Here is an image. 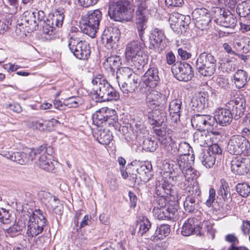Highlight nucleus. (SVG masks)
I'll return each mask as SVG.
<instances>
[{"instance_id": "obj_1", "label": "nucleus", "mask_w": 250, "mask_h": 250, "mask_svg": "<svg viewBox=\"0 0 250 250\" xmlns=\"http://www.w3.org/2000/svg\"><path fill=\"white\" fill-rule=\"evenodd\" d=\"M169 197H155L158 207L154 208L153 212L159 220H174L177 218L178 205L174 201H168Z\"/></svg>"}, {"instance_id": "obj_2", "label": "nucleus", "mask_w": 250, "mask_h": 250, "mask_svg": "<svg viewBox=\"0 0 250 250\" xmlns=\"http://www.w3.org/2000/svg\"><path fill=\"white\" fill-rule=\"evenodd\" d=\"M102 19V13L99 9L88 11L83 16L81 29L83 33L92 38H95Z\"/></svg>"}, {"instance_id": "obj_3", "label": "nucleus", "mask_w": 250, "mask_h": 250, "mask_svg": "<svg viewBox=\"0 0 250 250\" xmlns=\"http://www.w3.org/2000/svg\"><path fill=\"white\" fill-rule=\"evenodd\" d=\"M149 0H135L136 10V27L138 35L143 40L147 27Z\"/></svg>"}, {"instance_id": "obj_4", "label": "nucleus", "mask_w": 250, "mask_h": 250, "mask_svg": "<svg viewBox=\"0 0 250 250\" xmlns=\"http://www.w3.org/2000/svg\"><path fill=\"white\" fill-rule=\"evenodd\" d=\"M93 124L98 127L114 126L118 119L115 110L107 107H103L93 114Z\"/></svg>"}, {"instance_id": "obj_5", "label": "nucleus", "mask_w": 250, "mask_h": 250, "mask_svg": "<svg viewBox=\"0 0 250 250\" xmlns=\"http://www.w3.org/2000/svg\"><path fill=\"white\" fill-rule=\"evenodd\" d=\"M48 149H51V148L50 146L47 148L46 145L34 149L33 161L34 160L35 163L41 168L51 172L54 169L55 165L52 161V156L49 153Z\"/></svg>"}, {"instance_id": "obj_6", "label": "nucleus", "mask_w": 250, "mask_h": 250, "mask_svg": "<svg viewBox=\"0 0 250 250\" xmlns=\"http://www.w3.org/2000/svg\"><path fill=\"white\" fill-rule=\"evenodd\" d=\"M195 67L202 76L210 77L216 70V60L210 53L203 52L198 57Z\"/></svg>"}, {"instance_id": "obj_7", "label": "nucleus", "mask_w": 250, "mask_h": 250, "mask_svg": "<svg viewBox=\"0 0 250 250\" xmlns=\"http://www.w3.org/2000/svg\"><path fill=\"white\" fill-rule=\"evenodd\" d=\"M188 195L184 202V208L188 212H193L197 210L201 202V191L198 182L188 187Z\"/></svg>"}, {"instance_id": "obj_8", "label": "nucleus", "mask_w": 250, "mask_h": 250, "mask_svg": "<svg viewBox=\"0 0 250 250\" xmlns=\"http://www.w3.org/2000/svg\"><path fill=\"white\" fill-rule=\"evenodd\" d=\"M128 0H115L109 3L108 14L111 19L117 21H122L127 19Z\"/></svg>"}, {"instance_id": "obj_9", "label": "nucleus", "mask_w": 250, "mask_h": 250, "mask_svg": "<svg viewBox=\"0 0 250 250\" xmlns=\"http://www.w3.org/2000/svg\"><path fill=\"white\" fill-rule=\"evenodd\" d=\"M46 222L45 216L40 209H36L30 217L27 225L26 234L33 237L40 234Z\"/></svg>"}, {"instance_id": "obj_10", "label": "nucleus", "mask_w": 250, "mask_h": 250, "mask_svg": "<svg viewBox=\"0 0 250 250\" xmlns=\"http://www.w3.org/2000/svg\"><path fill=\"white\" fill-rule=\"evenodd\" d=\"M68 47L71 53L78 59L87 60L90 56L91 50L89 44L75 36L69 39Z\"/></svg>"}, {"instance_id": "obj_11", "label": "nucleus", "mask_w": 250, "mask_h": 250, "mask_svg": "<svg viewBox=\"0 0 250 250\" xmlns=\"http://www.w3.org/2000/svg\"><path fill=\"white\" fill-rule=\"evenodd\" d=\"M228 150L230 154L240 155L242 153L245 156L250 155V143L244 136L234 135L229 141L227 146Z\"/></svg>"}, {"instance_id": "obj_12", "label": "nucleus", "mask_w": 250, "mask_h": 250, "mask_svg": "<svg viewBox=\"0 0 250 250\" xmlns=\"http://www.w3.org/2000/svg\"><path fill=\"white\" fill-rule=\"evenodd\" d=\"M192 126L197 130L210 131L213 134L218 135V131H211L213 125V116L207 114H196L194 115L191 119Z\"/></svg>"}, {"instance_id": "obj_13", "label": "nucleus", "mask_w": 250, "mask_h": 250, "mask_svg": "<svg viewBox=\"0 0 250 250\" xmlns=\"http://www.w3.org/2000/svg\"><path fill=\"white\" fill-rule=\"evenodd\" d=\"M230 96V99L226 104V107L231 111L234 119L236 120L243 115L246 108V102L244 98L234 94L233 92H232Z\"/></svg>"}, {"instance_id": "obj_14", "label": "nucleus", "mask_w": 250, "mask_h": 250, "mask_svg": "<svg viewBox=\"0 0 250 250\" xmlns=\"http://www.w3.org/2000/svg\"><path fill=\"white\" fill-rule=\"evenodd\" d=\"M92 83L93 87L91 93L95 96L96 101L102 102L111 85L101 75L95 77Z\"/></svg>"}, {"instance_id": "obj_15", "label": "nucleus", "mask_w": 250, "mask_h": 250, "mask_svg": "<svg viewBox=\"0 0 250 250\" xmlns=\"http://www.w3.org/2000/svg\"><path fill=\"white\" fill-rule=\"evenodd\" d=\"M194 160V155H182L176 160L171 161V167L169 168V172L175 176L179 175L181 171L186 168L192 167Z\"/></svg>"}, {"instance_id": "obj_16", "label": "nucleus", "mask_w": 250, "mask_h": 250, "mask_svg": "<svg viewBox=\"0 0 250 250\" xmlns=\"http://www.w3.org/2000/svg\"><path fill=\"white\" fill-rule=\"evenodd\" d=\"M175 77L180 81L188 82L194 76L192 66L187 62L175 64L171 67Z\"/></svg>"}, {"instance_id": "obj_17", "label": "nucleus", "mask_w": 250, "mask_h": 250, "mask_svg": "<svg viewBox=\"0 0 250 250\" xmlns=\"http://www.w3.org/2000/svg\"><path fill=\"white\" fill-rule=\"evenodd\" d=\"M215 14H218L215 17V22L220 26L226 28H234L237 22L236 17L229 12H225L224 9L216 7L214 9Z\"/></svg>"}, {"instance_id": "obj_18", "label": "nucleus", "mask_w": 250, "mask_h": 250, "mask_svg": "<svg viewBox=\"0 0 250 250\" xmlns=\"http://www.w3.org/2000/svg\"><path fill=\"white\" fill-rule=\"evenodd\" d=\"M160 80L157 67H150L143 77L142 82L141 83V86L147 88V91H149L150 89L154 88L158 85Z\"/></svg>"}, {"instance_id": "obj_19", "label": "nucleus", "mask_w": 250, "mask_h": 250, "mask_svg": "<svg viewBox=\"0 0 250 250\" xmlns=\"http://www.w3.org/2000/svg\"><path fill=\"white\" fill-rule=\"evenodd\" d=\"M233 118V114L228 107L219 108L214 113L213 125L216 122L222 126H226L230 124Z\"/></svg>"}, {"instance_id": "obj_20", "label": "nucleus", "mask_w": 250, "mask_h": 250, "mask_svg": "<svg viewBox=\"0 0 250 250\" xmlns=\"http://www.w3.org/2000/svg\"><path fill=\"white\" fill-rule=\"evenodd\" d=\"M195 219L194 218H188L185 221L181 230V233L185 236L190 235H196L201 236L203 233L201 231L202 228L195 224Z\"/></svg>"}, {"instance_id": "obj_21", "label": "nucleus", "mask_w": 250, "mask_h": 250, "mask_svg": "<svg viewBox=\"0 0 250 250\" xmlns=\"http://www.w3.org/2000/svg\"><path fill=\"white\" fill-rule=\"evenodd\" d=\"M147 117L150 124L155 127H160L167 121L166 112L159 109L148 112Z\"/></svg>"}, {"instance_id": "obj_22", "label": "nucleus", "mask_w": 250, "mask_h": 250, "mask_svg": "<svg viewBox=\"0 0 250 250\" xmlns=\"http://www.w3.org/2000/svg\"><path fill=\"white\" fill-rule=\"evenodd\" d=\"M141 41H133L127 43L125 48V57L126 59L132 58L135 55L143 52L145 46L144 37Z\"/></svg>"}, {"instance_id": "obj_23", "label": "nucleus", "mask_w": 250, "mask_h": 250, "mask_svg": "<svg viewBox=\"0 0 250 250\" xmlns=\"http://www.w3.org/2000/svg\"><path fill=\"white\" fill-rule=\"evenodd\" d=\"M247 160L246 158L241 157H235L231 162V169L235 174L238 175H245L249 171L247 166Z\"/></svg>"}, {"instance_id": "obj_24", "label": "nucleus", "mask_w": 250, "mask_h": 250, "mask_svg": "<svg viewBox=\"0 0 250 250\" xmlns=\"http://www.w3.org/2000/svg\"><path fill=\"white\" fill-rule=\"evenodd\" d=\"M163 102H165V96L156 90L151 89L147 94L146 104L150 108H153Z\"/></svg>"}, {"instance_id": "obj_25", "label": "nucleus", "mask_w": 250, "mask_h": 250, "mask_svg": "<svg viewBox=\"0 0 250 250\" xmlns=\"http://www.w3.org/2000/svg\"><path fill=\"white\" fill-rule=\"evenodd\" d=\"M182 102L180 99L172 100L169 104L168 110L171 121L177 123L180 121Z\"/></svg>"}, {"instance_id": "obj_26", "label": "nucleus", "mask_w": 250, "mask_h": 250, "mask_svg": "<svg viewBox=\"0 0 250 250\" xmlns=\"http://www.w3.org/2000/svg\"><path fill=\"white\" fill-rule=\"evenodd\" d=\"M206 96V93L201 92L193 95L191 101L193 110L200 111L204 109L207 102Z\"/></svg>"}, {"instance_id": "obj_27", "label": "nucleus", "mask_w": 250, "mask_h": 250, "mask_svg": "<svg viewBox=\"0 0 250 250\" xmlns=\"http://www.w3.org/2000/svg\"><path fill=\"white\" fill-rule=\"evenodd\" d=\"M166 38L164 32L162 29L158 28H154L151 31L149 36L150 46L151 48L155 49L160 47V45L163 41Z\"/></svg>"}, {"instance_id": "obj_28", "label": "nucleus", "mask_w": 250, "mask_h": 250, "mask_svg": "<svg viewBox=\"0 0 250 250\" xmlns=\"http://www.w3.org/2000/svg\"><path fill=\"white\" fill-rule=\"evenodd\" d=\"M173 185L166 180L156 184L155 188V193L156 196H166L169 197L174 196V190L172 189Z\"/></svg>"}, {"instance_id": "obj_29", "label": "nucleus", "mask_w": 250, "mask_h": 250, "mask_svg": "<svg viewBox=\"0 0 250 250\" xmlns=\"http://www.w3.org/2000/svg\"><path fill=\"white\" fill-rule=\"evenodd\" d=\"M34 149H29L26 152H15L13 161L21 165H26L33 161Z\"/></svg>"}, {"instance_id": "obj_30", "label": "nucleus", "mask_w": 250, "mask_h": 250, "mask_svg": "<svg viewBox=\"0 0 250 250\" xmlns=\"http://www.w3.org/2000/svg\"><path fill=\"white\" fill-rule=\"evenodd\" d=\"M65 10L63 8H59L56 9L54 11L51 19L47 20V26H50L51 24L55 27H57L59 28L62 27L65 17Z\"/></svg>"}, {"instance_id": "obj_31", "label": "nucleus", "mask_w": 250, "mask_h": 250, "mask_svg": "<svg viewBox=\"0 0 250 250\" xmlns=\"http://www.w3.org/2000/svg\"><path fill=\"white\" fill-rule=\"evenodd\" d=\"M128 61H131L132 66L136 69L139 72H142L147 61V56L143 52L133 56L132 58L127 59Z\"/></svg>"}, {"instance_id": "obj_32", "label": "nucleus", "mask_w": 250, "mask_h": 250, "mask_svg": "<svg viewBox=\"0 0 250 250\" xmlns=\"http://www.w3.org/2000/svg\"><path fill=\"white\" fill-rule=\"evenodd\" d=\"M35 15L34 13L31 12H25L21 19V22L18 24L20 26L24 25L25 27H30L31 29H35L38 26L39 23L36 20Z\"/></svg>"}, {"instance_id": "obj_33", "label": "nucleus", "mask_w": 250, "mask_h": 250, "mask_svg": "<svg viewBox=\"0 0 250 250\" xmlns=\"http://www.w3.org/2000/svg\"><path fill=\"white\" fill-rule=\"evenodd\" d=\"M121 64V57L119 56L111 55L105 59L103 65L105 69L114 72L116 69L118 70Z\"/></svg>"}, {"instance_id": "obj_34", "label": "nucleus", "mask_w": 250, "mask_h": 250, "mask_svg": "<svg viewBox=\"0 0 250 250\" xmlns=\"http://www.w3.org/2000/svg\"><path fill=\"white\" fill-rule=\"evenodd\" d=\"M234 47L242 53H247L250 51V38L242 37L235 39L233 41Z\"/></svg>"}, {"instance_id": "obj_35", "label": "nucleus", "mask_w": 250, "mask_h": 250, "mask_svg": "<svg viewBox=\"0 0 250 250\" xmlns=\"http://www.w3.org/2000/svg\"><path fill=\"white\" fill-rule=\"evenodd\" d=\"M136 171L139 175V178L144 182H147L153 175L152 167L150 164H143L136 168Z\"/></svg>"}, {"instance_id": "obj_36", "label": "nucleus", "mask_w": 250, "mask_h": 250, "mask_svg": "<svg viewBox=\"0 0 250 250\" xmlns=\"http://www.w3.org/2000/svg\"><path fill=\"white\" fill-rule=\"evenodd\" d=\"M218 197L220 196L225 202L231 200L230 188L228 183L224 179L220 180V185L217 190Z\"/></svg>"}, {"instance_id": "obj_37", "label": "nucleus", "mask_w": 250, "mask_h": 250, "mask_svg": "<svg viewBox=\"0 0 250 250\" xmlns=\"http://www.w3.org/2000/svg\"><path fill=\"white\" fill-rule=\"evenodd\" d=\"M132 128L134 135L140 140L146 137L148 134L146 127L145 126L144 122L142 120L134 122L132 125Z\"/></svg>"}, {"instance_id": "obj_38", "label": "nucleus", "mask_w": 250, "mask_h": 250, "mask_svg": "<svg viewBox=\"0 0 250 250\" xmlns=\"http://www.w3.org/2000/svg\"><path fill=\"white\" fill-rule=\"evenodd\" d=\"M154 131L158 137V140L161 144H165L170 141L172 139L171 134L172 130L169 128L163 126L159 129H154Z\"/></svg>"}, {"instance_id": "obj_39", "label": "nucleus", "mask_w": 250, "mask_h": 250, "mask_svg": "<svg viewBox=\"0 0 250 250\" xmlns=\"http://www.w3.org/2000/svg\"><path fill=\"white\" fill-rule=\"evenodd\" d=\"M96 133L98 142L103 145H108L113 138L112 132L109 129L100 127Z\"/></svg>"}, {"instance_id": "obj_40", "label": "nucleus", "mask_w": 250, "mask_h": 250, "mask_svg": "<svg viewBox=\"0 0 250 250\" xmlns=\"http://www.w3.org/2000/svg\"><path fill=\"white\" fill-rule=\"evenodd\" d=\"M170 227L167 224H163L157 227L154 235L152 236L150 239L153 241L163 239L164 238L167 236L170 233Z\"/></svg>"}, {"instance_id": "obj_41", "label": "nucleus", "mask_w": 250, "mask_h": 250, "mask_svg": "<svg viewBox=\"0 0 250 250\" xmlns=\"http://www.w3.org/2000/svg\"><path fill=\"white\" fill-rule=\"evenodd\" d=\"M199 158L202 164L207 168L212 167L215 162V158L211 155L208 150H202L200 154Z\"/></svg>"}, {"instance_id": "obj_42", "label": "nucleus", "mask_w": 250, "mask_h": 250, "mask_svg": "<svg viewBox=\"0 0 250 250\" xmlns=\"http://www.w3.org/2000/svg\"><path fill=\"white\" fill-rule=\"evenodd\" d=\"M119 38L114 35V33L109 32V30H104L102 36V40L103 43H106L107 47L113 48L119 41Z\"/></svg>"}, {"instance_id": "obj_43", "label": "nucleus", "mask_w": 250, "mask_h": 250, "mask_svg": "<svg viewBox=\"0 0 250 250\" xmlns=\"http://www.w3.org/2000/svg\"><path fill=\"white\" fill-rule=\"evenodd\" d=\"M209 137L207 135L205 131L198 130L193 135L194 142L202 147L209 146Z\"/></svg>"}, {"instance_id": "obj_44", "label": "nucleus", "mask_w": 250, "mask_h": 250, "mask_svg": "<svg viewBox=\"0 0 250 250\" xmlns=\"http://www.w3.org/2000/svg\"><path fill=\"white\" fill-rule=\"evenodd\" d=\"M234 83L238 88H242L247 82V74L246 71L239 69L233 75Z\"/></svg>"}, {"instance_id": "obj_45", "label": "nucleus", "mask_w": 250, "mask_h": 250, "mask_svg": "<svg viewBox=\"0 0 250 250\" xmlns=\"http://www.w3.org/2000/svg\"><path fill=\"white\" fill-rule=\"evenodd\" d=\"M134 73V72L131 69L127 67H121L118 69L117 72L116 78L119 85H121L120 83L127 80Z\"/></svg>"}, {"instance_id": "obj_46", "label": "nucleus", "mask_w": 250, "mask_h": 250, "mask_svg": "<svg viewBox=\"0 0 250 250\" xmlns=\"http://www.w3.org/2000/svg\"><path fill=\"white\" fill-rule=\"evenodd\" d=\"M161 146L166 151L167 156L169 158L172 159L177 155V143L173 139L166 145L161 144Z\"/></svg>"}, {"instance_id": "obj_47", "label": "nucleus", "mask_w": 250, "mask_h": 250, "mask_svg": "<svg viewBox=\"0 0 250 250\" xmlns=\"http://www.w3.org/2000/svg\"><path fill=\"white\" fill-rule=\"evenodd\" d=\"M23 227L19 224V223L14 224L7 229H3L4 232L7 237H16L21 234Z\"/></svg>"}, {"instance_id": "obj_48", "label": "nucleus", "mask_w": 250, "mask_h": 250, "mask_svg": "<svg viewBox=\"0 0 250 250\" xmlns=\"http://www.w3.org/2000/svg\"><path fill=\"white\" fill-rule=\"evenodd\" d=\"M235 189L242 197L247 198L250 195V186L246 182L238 183L235 186Z\"/></svg>"}, {"instance_id": "obj_49", "label": "nucleus", "mask_w": 250, "mask_h": 250, "mask_svg": "<svg viewBox=\"0 0 250 250\" xmlns=\"http://www.w3.org/2000/svg\"><path fill=\"white\" fill-rule=\"evenodd\" d=\"M236 11L241 17L250 16V1H243L239 4Z\"/></svg>"}, {"instance_id": "obj_50", "label": "nucleus", "mask_w": 250, "mask_h": 250, "mask_svg": "<svg viewBox=\"0 0 250 250\" xmlns=\"http://www.w3.org/2000/svg\"><path fill=\"white\" fill-rule=\"evenodd\" d=\"M192 17L194 21H199L200 19L210 17V14L208 10L204 8H196L192 13Z\"/></svg>"}, {"instance_id": "obj_51", "label": "nucleus", "mask_w": 250, "mask_h": 250, "mask_svg": "<svg viewBox=\"0 0 250 250\" xmlns=\"http://www.w3.org/2000/svg\"><path fill=\"white\" fill-rule=\"evenodd\" d=\"M181 173L184 175L185 180L189 182L192 181L190 185H192L194 182H197L196 179L198 177L197 171L192 167L186 168L185 170L181 171Z\"/></svg>"}, {"instance_id": "obj_52", "label": "nucleus", "mask_w": 250, "mask_h": 250, "mask_svg": "<svg viewBox=\"0 0 250 250\" xmlns=\"http://www.w3.org/2000/svg\"><path fill=\"white\" fill-rule=\"evenodd\" d=\"M157 141L155 139L147 138L143 141V148L147 151L153 152L157 149Z\"/></svg>"}, {"instance_id": "obj_53", "label": "nucleus", "mask_w": 250, "mask_h": 250, "mask_svg": "<svg viewBox=\"0 0 250 250\" xmlns=\"http://www.w3.org/2000/svg\"><path fill=\"white\" fill-rule=\"evenodd\" d=\"M139 233L143 235L146 233L151 227V223L149 220L145 216L142 217L139 222Z\"/></svg>"}, {"instance_id": "obj_54", "label": "nucleus", "mask_w": 250, "mask_h": 250, "mask_svg": "<svg viewBox=\"0 0 250 250\" xmlns=\"http://www.w3.org/2000/svg\"><path fill=\"white\" fill-rule=\"evenodd\" d=\"M186 20V17L182 14L178 13H173L170 15L169 18V22H173L179 24H185L186 25H188V22H186L185 20Z\"/></svg>"}, {"instance_id": "obj_55", "label": "nucleus", "mask_w": 250, "mask_h": 250, "mask_svg": "<svg viewBox=\"0 0 250 250\" xmlns=\"http://www.w3.org/2000/svg\"><path fill=\"white\" fill-rule=\"evenodd\" d=\"M120 88L125 93H132L137 88L134 84L130 83L128 80H125L120 83Z\"/></svg>"}, {"instance_id": "obj_56", "label": "nucleus", "mask_w": 250, "mask_h": 250, "mask_svg": "<svg viewBox=\"0 0 250 250\" xmlns=\"http://www.w3.org/2000/svg\"><path fill=\"white\" fill-rule=\"evenodd\" d=\"M120 98L119 93L111 86L102 102L117 101Z\"/></svg>"}, {"instance_id": "obj_57", "label": "nucleus", "mask_w": 250, "mask_h": 250, "mask_svg": "<svg viewBox=\"0 0 250 250\" xmlns=\"http://www.w3.org/2000/svg\"><path fill=\"white\" fill-rule=\"evenodd\" d=\"M11 215L9 210L0 208V223L4 225L9 224L11 222Z\"/></svg>"}, {"instance_id": "obj_58", "label": "nucleus", "mask_w": 250, "mask_h": 250, "mask_svg": "<svg viewBox=\"0 0 250 250\" xmlns=\"http://www.w3.org/2000/svg\"><path fill=\"white\" fill-rule=\"evenodd\" d=\"M211 21L210 17L205 18V19H200L199 21H194L195 26L198 29L202 31L207 30L210 27L209 23Z\"/></svg>"}, {"instance_id": "obj_59", "label": "nucleus", "mask_w": 250, "mask_h": 250, "mask_svg": "<svg viewBox=\"0 0 250 250\" xmlns=\"http://www.w3.org/2000/svg\"><path fill=\"white\" fill-rule=\"evenodd\" d=\"M190 148V145L185 142L177 144V155H190L189 152Z\"/></svg>"}, {"instance_id": "obj_60", "label": "nucleus", "mask_w": 250, "mask_h": 250, "mask_svg": "<svg viewBox=\"0 0 250 250\" xmlns=\"http://www.w3.org/2000/svg\"><path fill=\"white\" fill-rule=\"evenodd\" d=\"M80 101L79 97H71L64 100L63 104L69 108H75L79 106Z\"/></svg>"}, {"instance_id": "obj_61", "label": "nucleus", "mask_w": 250, "mask_h": 250, "mask_svg": "<svg viewBox=\"0 0 250 250\" xmlns=\"http://www.w3.org/2000/svg\"><path fill=\"white\" fill-rule=\"evenodd\" d=\"M35 14V17L36 18V20L38 23L40 22L41 23L42 22V24L46 23L47 20H49L46 17L45 13L42 10H39L38 11L33 12Z\"/></svg>"}, {"instance_id": "obj_62", "label": "nucleus", "mask_w": 250, "mask_h": 250, "mask_svg": "<svg viewBox=\"0 0 250 250\" xmlns=\"http://www.w3.org/2000/svg\"><path fill=\"white\" fill-rule=\"evenodd\" d=\"M215 197L216 191L215 189L213 188H210L209 190L208 198L205 202V204L208 207H210L211 206L216 199Z\"/></svg>"}, {"instance_id": "obj_63", "label": "nucleus", "mask_w": 250, "mask_h": 250, "mask_svg": "<svg viewBox=\"0 0 250 250\" xmlns=\"http://www.w3.org/2000/svg\"><path fill=\"white\" fill-rule=\"evenodd\" d=\"M178 55L180 56L181 59L186 60L189 59L191 57V53L188 52L186 48H180L178 49Z\"/></svg>"}, {"instance_id": "obj_64", "label": "nucleus", "mask_w": 250, "mask_h": 250, "mask_svg": "<svg viewBox=\"0 0 250 250\" xmlns=\"http://www.w3.org/2000/svg\"><path fill=\"white\" fill-rule=\"evenodd\" d=\"M42 202L46 206L50 200L53 198V195L47 192H42L41 193Z\"/></svg>"}]
</instances>
